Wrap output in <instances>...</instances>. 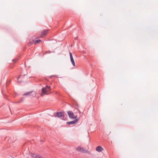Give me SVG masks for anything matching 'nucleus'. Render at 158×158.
<instances>
[{
    "instance_id": "13",
    "label": "nucleus",
    "mask_w": 158,
    "mask_h": 158,
    "mask_svg": "<svg viewBox=\"0 0 158 158\" xmlns=\"http://www.w3.org/2000/svg\"><path fill=\"white\" fill-rule=\"evenodd\" d=\"M21 76H22V75H20V76H19V77H18V78H20Z\"/></svg>"
},
{
    "instance_id": "16",
    "label": "nucleus",
    "mask_w": 158,
    "mask_h": 158,
    "mask_svg": "<svg viewBox=\"0 0 158 158\" xmlns=\"http://www.w3.org/2000/svg\"><path fill=\"white\" fill-rule=\"evenodd\" d=\"M35 96V94L34 95V96Z\"/></svg>"
},
{
    "instance_id": "9",
    "label": "nucleus",
    "mask_w": 158,
    "mask_h": 158,
    "mask_svg": "<svg viewBox=\"0 0 158 158\" xmlns=\"http://www.w3.org/2000/svg\"><path fill=\"white\" fill-rule=\"evenodd\" d=\"M33 92V91H31V92H27L24 94L23 95H29L31 94Z\"/></svg>"
},
{
    "instance_id": "4",
    "label": "nucleus",
    "mask_w": 158,
    "mask_h": 158,
    "mask_svg": "<svg viewBox=\"0 0 158 158\" xmlns=\"http://www.w3.org/2000/svg\"><path fill=\"white\" fill-rule=\"evenodd\" d=\"M48 30H44L43 31L41 32L40 35L41 37H43L44 36H45L48 33Z\"/></svg>"
},
{
    "instance_id": "1",
    "label": "nucleus",
    "mask_w": 158,
    "mask_h": 158,
    "mask_svg": "<svg viewBox=\"0 0 158 158\" xmlns=\"http://www.w3.org/2000/svg\"><path fill=\"white\" fill-rule=\"evenodd\" d=\"M50 86L46 85L45 88L42 89V92L44 93L47 94V92L50 91Z\"/></svg>"
},
{
    "instance_id": "11",
    "label": "nucleus",
    "mask_w": 158,
    "mask_h": 158,
    "mask_svg": "<svg viewBox=\"0 0 158 158\" xmlns=\"http://www.w3.org/2000/svg\"><path fill=\"white\" fill-rule=\"evenodd\" d=\"M37 155H36V154H33V153H32L31 154V156H32V157H34V158H35L37 156Z\"/></svg>"
},
{
    "instance_id": "17",
    "label": "nucleus",
    "mask_w": 158,
    "mask_h": 158,
    "mask_svg": "<svg viewBox=\"0 0 158 158\" xmlns=\"http://www.w3.org/2000/svg\"><path fill=\"white\" fill-rule=\"evenodd\" d=\"M23 75L24 76L25 75V74H23Z\"/></svg>"
},
{
    "instance_id": "7",
    "label": "nucleus",
    "mask_w": 158,
    "mask_h": 158,
    "mask_svg": "<svg viewBox=\"0 0 158 158\" xmlns=\"http://www.w3.org/2000/svg\"><path fill=\"white\" fill-rule=\"evenodd\" d=\"M77 121H78V119H76L73 121L68 122L67 123L69 125L74 124H75L77 122Z\"/></svg>"
},
{
    "instance_id": "15",
    "label": "nucleus",
    "mask_w": 158,
    "mask_h": 158,
    "mask_svg": "<svg viewBox=\"0 0 158 158\" xmlns=\"http://www.w3.org/2000/svg\"><path fill=\"white\" fill-rule=\"evenodd\" d=\"M43 95H44V94H41V96H43Z\"/></svg>"
},
{
    "instance_id": "14",
    "label": "nucleus",
    "mask_w": 158,
    "mask_h": 158,
    "mask_svg": "<svg viewBox=\"0 0 158 158\" xmlns=\"http://www.w3.org/2000/svg\"><path fill=\"white\" fill-rule=\"evenodd\" d=\"M7 137H6L5 139V140H6L7 139Z\"/></svg>"
},
{
    "instance_id": "10",
    "label": "nucleus",
    "mask_w": 158,
    "mask_h": 158,
    "mask_svg": "<svg viewBox=\"0 0 158 158\" xmlns=\"http://www.w3.org/2000/svg\"><path fill=\"white\" fill-rule=\"evenodd\" d=\"M41 40H38L35 41V44L36 43H40L41 42Z\"/></svg>"
},
{
    "instance_id": "3",
    "label": "nucleus",
    "mask_w": 158,
    "mask_h": 158,
    "mask_svg": "<svg viewBox=\"0 0 158 158\" xmlns=\"http://www.w3.org/2000/svg\"><path fill=\"white\" fill-rule=\"evenodd\" d=\"M67 114H68L69 118H76L77 116H76L74 117V114L73 113L72 111H69L67 112Z\"/></svg>"
},
{
    "instance_id": "2",
    "label": "nucleus",
    "mask_w": 158,
    "mask_h": 158,
    "mask_svg": "<svg viewBox=\"0 0 158 158\" xmlns=\"http://www.w3.org/2000/svg\"><path fill=\"white\" fill-rule=\"evenodd\" d=\"M76 150L79 152L85 153L87 152V150L83 148L80 147H78L76 148Z\"/></svg>"
},
{
    "instance_id": "8",
    "label": "nucleus",
    "mask_w": 158,
    "mask_h": 158,
    "mask_svg": "<svg viewBox=\"0 0 158 158\" xmlns=\"http://www.w3.org/2000/svg\"><path fill=\"white\" fill-rule=\"evenodd\" d=\"M103 150V148L101 146H98L96 148V150L98 152H101Z\"/></svg>"
},
{
    "instance_id": "5",
    "label": "nucleus",
    "mask_w": 158,
    "mask_h": 158,
    "mask_svg": "<svg viewBox=\"0 0 158 158\" xmlns=\"http://www.w3.org/2000/svg\"><path fill=\"white\" fill-rule=\"evenodd\" d=\"M55 117L60 118L64 116V113L62 112H57L55 114Z\"/></svg>"
},
{
    "instance_id": "6",
    "label": "nucleus",
    "mask_w": 158,
    "mask_h": 158,
    "mask_svg": "<svg viewBox=\"0 0 158 158\" xmlns=\"http://www.w3.org/2000/svg\"><path fill=\"white\" fill-rule=\"evenodd\" d=\"M69 56H70V57L71 61L72 63V64L74 66H75V62H74V60L73 59V58L72 54V53L71 52L69 53Z\"/></svg>"
},
{
    "instance_id": "12",
    "label": "nucleus",
    "mask_w": 158,
    "mask_h": 158,
    "mask_svg": "<svg viewBox=\"0 0 158 158\" xmlns=\"http://www.w3.org/2000/svg\"><path fill=\"white\" fill-rule=\"evenodd\" d=\"M41 156L38 155H37L36 158H41Z\"/></svg>"
}]
</instances>
